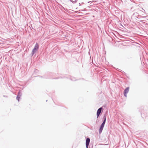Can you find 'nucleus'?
Instances as JSON below:
<instances>
[{
	"mask_svg": "<svg viewBox=\"0 0 148 148\" xmlns=\"http://www.w3.org/2000/svg\"><path fill=\"white\" fill-rule=\"evenodd\" d=\"M44 75L43 76L41 75H38L36 76H34V77H35L37 78H49V79H59L60 78H64V77H56L55 78H53V76L51 75Z\"/></svg>",
	"mask_w": 148,
	"mask_h": 148,
	"instance_id": "nucleus-1",
	"label": "nucleus"
},
{
	"mask_svg": "<svg viewBox=\"0 0 148 148\" xmlns=\"http://www.w3.org/2000/svg\"><path fill=\"white\" fill-rule=\"evenodd\" d=\"M103 108L102 107H100L99 108L97 112V118H98L99 117V116L102 110V109Z\"/></svg>",
	"mask_w": 148,
	"mask_h": 148,
	"instance_id": "nucleus-2",
	"label": "nucleus"
},
{
	"mask_svg": "<svg viewBox=\"0 0 148 148\" xmlns=\"http://www.w3.org/2000/svg\"><path fill=\"white\" fill-rule=\"evenodd\" d=\"M90 139L89 138H87L86 139V148H88V146L90 143Z\"/></svg>",
	"mask_w": 148,
	"mask_h": 148,
	"instance_id": "nucleus-3",
	"label": "nucleus"
},
{
	"mask_svg": "<svg viewBox=\"0 0 148 148\" xmlns=\"http://www.w3.org/2000/svg\"><path fill=\"white\" fill-rule=\"evenodd\" d=\"M129 90V87H127L124 90L123 92L124 96L125 97H127V94Z\"/></svg>",
	"mask_w": 148,
	"mask_h": 148,
	"instance_id": "nucleus-4",
	"label": "nucleus"
},
{
	"mask_svg": "<svg viewBox=\"0 0 148 148\" xmlns=\"http://www.w3.org/2000/svg\"><path fill=\"white\" fill-rule=\"evenodd\" d=\"M104 125L101 124L100 126L99 130V133L100 134H101L102 131L103 129Z\"/></svg>",
	"mask_w": 148,
	"mask_h": 148,
	"instance_id": "nucleus-5",
	"label": "nucleus"
},
{
	"mask_svg": "<svg viewBox=\"0 0 148 148\" xmlns=\"http://www.w3.org/2000/svg\"><path fill=\"white\" fill-rule=\"evenodd\" d=\"M103 121L101 124L105 125L106 121V116L104 115L103 117Z\"/></svg>",
	"mask_w": 148,
	"mask_h": 148,
	"instance_id": "nucleus-6",
	"label": "nucleus"
},
{
	"mask_svg": "<svg viewBox=\"0 0 148 148\" xmlns=\"http://www.w3.org/2000/svg\"><path fill=\"white\" fill-rule=\"evenodd\" d=\"M39 48V45L37 43H36L34 47V49H35L36 50H38Z\"/></svg>",
	"mask_w": 148,
	"mask_h": 148,
	"instance_id": "nucleus-7",
	"label": "nucleus"
},
{
	"mask_svg": "<svg viewBox=\"0 0 148 148\" xmlns=\"http://www.w3.org/2000/svg\"><path fill=\"white\" fill-rule=\"evenodd\" d=\"M37 50H36L34 48L33 49L31 53L32 56H33L35 53L36 52Z\"/></svg>",
	"mask_w": 148,
	"mask_h": 148,
	"instance_id": "nucleus-8",
	"label": "nucleus"
},
{
	"mask_svg": "<svg viewBox=\"0 0 148 148\" xmlns=\"http://www.w3.org/2000/svg\"><path fill=\"white\" fill-rule=\"evenodd\" d=\"M22 95V93L21 92V90H19V91L18 92V95L17 96H18V97H21Z\"/></svg>",
	"mask_w": 148,
	"mask_h": 148,
	"instance_id": "nucleus-9",
	"label": "nucleus"
},
{
	"mask_svg": "<svg viewBox=\"0 0 148 148\" xmlns=\"http://www.w3.org/2000/svg\"><path fill=\"white\" fill-rule=\"evenodd\" d=\"M70 79L72 81H75L77 80V79H76L75 77H73L72 76H71L70 77Z\"/></svg>",
	"mask_w": 148,
	"mask_h": 148,
	"instance_id": "nucleus-10",
	"label": "nucleus"
},
{
	"mask_svg": "<svg viewBox=\"0 0 148 148\" xmlns=\"http://www.w3.org/2000/svg\"><path fill=\"white\" fill-rule=\"evenodd\" d=\"M77 0H70V1L73 3H75Z\"/></svg>",
	"mask_w": 148,
	"mask_h": 148,
	"instance_id": "nucleus-11",
	"label": "nucleus"
},
{
	"mask_svg": "<svg viewBox=\"0 0 148 148\" xmlns=\"http://www.w3.org/2000/svg\"><path fill=\"white\" fill-rule=\"evenodd\" d=\"M20 98V97H18V96H17L16 97V99L18 101H19V99Z\"/></svg>",
	"mask_w": 148,
	"mask_h": 148,
	"instance_id": "nucleus-12",
	"label": "nucleus"
},
{
	"mask_svg": "<svg viewBox=\"0 0 148 148\" xmlns=\"http://www.w3.org/2000/svg\"><path fill=\"white\" fill-rule=\"evenodd\" d=\"M34 71L36 73H38V70L36 69H35Z\"/></svg>",
	"mask_w": 148,
	"mask_h": 148,
	"instance_id": "nucleus-13",
	"label": "nucleus"
},
{
	"mask_svg": "<svg viewBox=\"0 0 148 148\" xmlns=\"http://www.w3.org/2000/svg\"><path fill=\"white\" fill-rule=\"evenodd\" d=\"M62 8L65 11H67V10L66 9H65V8H64V7H62Z\"/></svg>",
	"mask_w": 148,
	"mask_h": 148,
	"instance_id": "nucleus-14",
	"label": "nucleus"
},
{
	"mask_svg": "<svg viewBox=\"0 0 148 148\" xmlns=\"http://www.w3.org/2000/svg\"><path fill=\"white\" fill-rule=\"evenodd\" d=\"M3 96L4 97H7V96H6V95H4Z\"/></svg>",
	"mask_w": 148,
	"mask_h": 148,
	"instance_id": "nucleus-15",
	"label": "nucleus"
},
{
	"mask_svg": "<svg viewBox=\"0 0 148 148\" xmlns=\"http://www.w3.org/2000/svg\"><path fill=\"white\" fill-rule=\"evenodd\" d=\"M78 11H75V12L76 13H78Z\"/></svg>",
	"mask_w": 148,
	"mask_h": 148,
	"instance_id": "nucleus-16",
	"label": "nucleus"
},
{
	"mask_svg": "<svg viewBox=\"0 0 148 148\" xmlns=\"http://www.w3.org/2000/svg\"><path fill=\"white\" fill-rule=\"evenodd\" d=\"M78 14H81V13H82V12H78Z\"/></svg>",
	"mask_w": 148,
	"mask_h": 148,
	"instance_id": "nucleus-17",
	"label": "nucleus"
},
{
	"mask_svg": "<svg viewBox=\"0 0 148 148\" xmlns=\"http://www.w3.org/2000/svg\"><path fill=\"white\" fill-rule=\"evenodd\" d=\"M79 6H80V5H81V4H80V3H79Z\"/></svg>",
	"mask_w": 148,
	"mask_h": 148,
	"instance_id": "nucleus-18",
	"label": "nucleus"
},
{
	"mask_svg": "<svg viewBox=\"0 0 148 148\" xmlns=\"http://www.w3.org/2000/svg\"><path fill=\"white\" fill-rule=\"evenodd\" d=\"M46 101L47 102V100Z\"/></svg>",
	"mask_w": 148,
	"mask_h": 148,
	"instance_id": "nucleus-19",
	"label": "nucleus"
}]
</instances>
